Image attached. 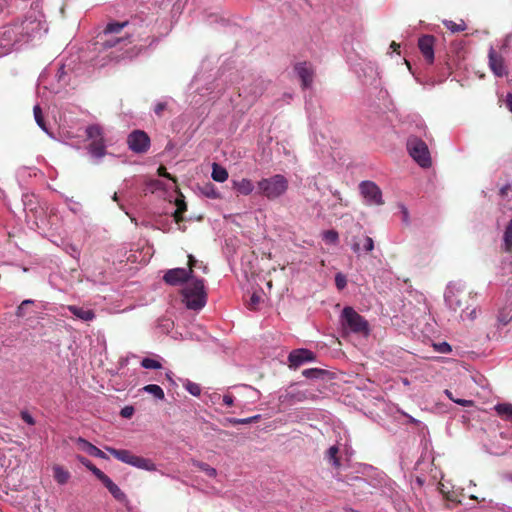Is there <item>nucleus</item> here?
I'll return each instance as SVG.
<instances>
[{"mask_svg":"<svg viewBox=\"0 0 512 512\" xmlns=\"http://www.w3.org/2000/svg\"><path fill=\"white\" fill-rule=\"evenodd\" d=\"M181 295L183 302L188 309L200 310L207 302V293L205 291L204 280L192 278L190 282L182 289Z\"/></svg>","mask_w":512,"mask_h":512,"instance_id":"1","label":"nucleus"},{"mask_svg":"<svg viewBox=\"0 0 512 512\" xmlns=\"http://www.w3.org/2000/svg\"><path fill=\"white\" fill-rule=\"evenodd\" d=\"M288 187L289 182L282 174L262 178L257 182L258 193L271 201L283 196L288 190Z\"/></svg>","mask_w":512,"mask_h":512,"instance_id":"2","label":"nucleus"},{"mask_svg":"<svg viewBox=\"0 0 512 512\" xmlns=\"http://www.w3.org/2000/svg\"><path fill=\"white\" fill-rule=\"evenodd\" d=\"M128 21L108 23L100 35L101 45L104 48H113L118 45L124 46L131 43L127 36H119Z\"/></svg>","mask_w":512,"mask_h":512,"instance_id":"3","label":"nucleus"},{"mask_svg":"<svg viewBox=\"0 0 512 512\" xmlns=\"http://www.w3.org/2000/svg\"><path fill=\"white\" fill-rule=\"evenodd\" d=\"M106 450L114 456L117 460L134 466L139 469L147 471H155L156 465L147 458L134 455L132 452L126 449H115L112 447H106Z\"/></svg>","mask_w":512,"mask_h":512,"instance_id":"4","label":"nucleus"},{"mask_svg":"<svg viewBox=\"0 0 512 512\" xmlns=\"http://www.w3.org/2000/svg\"><path fill=\"white\" fill-rule=\"evenodd\" d=\"M407 149L410 156L423 168H429L432 160L427 144L418 137H410L407 140Z\"/></svg>","mask_w":512,"mask_h":512,"instance_id":"5","label":"nucleus"},{"mask_svg":"<svg viewBox=\"0 0 512 512\" xmlns=\"http://www.w3.org/2000/svg\"><path fill=\"white\" fill-rule=\"evenodd\" d=\"M341 318L343 326L349 328L352 332L364 335L369 333L368 322L352 307H345L342 310Z\"/></svg>","mask_w":512,"mask_h":512,"instance_id":"6","label":"nucleus"},{"mask_svg":"<svg viewBox=\"0 0 512 512\" xmlns=\"http://www.w3.org/2000/svg\"><path fill=\"white\" fill-rule=\"evenodd\" d=\"M129 149L136 154H144L150 148V137L142 130H134L127 137Z\"/></svg>","mask_w":512,"mask_h":512,"instance_id":"7","label":"nucleus"},{"mask_svg":"<svg viewBox=\"0 0 512 512\" xmlns=\"http://www.w3.org/2000/svg\"><path fill=\"white\" fill-rule=\"evenodd\" d=\"M360 192L370 205H382V192L380 188L372 181H362L359 185Z\"/></svg>","mask_w":512,"mask_h":512,"instance_id":"8","label":"nucleus"},{"mask_svg":"<svg viewBox=\"0 0 512 512\" xmlns=\"http://www.w3.org/2000/svg\"><path fill=\"white\" fill-rule=\"evenodd\" d=\"M193 277L194 275L192 270H186L185 268H174L168 270L164 274L163 280L165 283L171 286H177L188 282Z\"/></svg>","mask_w":512,"mask_h":512,"instance_id":"9","label":"nucleus"},{"mask_svg":"<svg viewBox=\"0 0 512 512\" xmlns=\"http://www.w3.org/2000/svg\"><path fill=\"white\" fill-rule=\"evenodd\" d=\"M315 359V355L308 349H296L290 352L288 356L289 367L290 368H298L305 362L313 361Z\"/></svg>","mask_w":512,"mask_h":512,"instance_id":"10","label":"nucleus"},{"mask_svg":"<svg viewBox=\"0 0 512 512\" xmlns=\"http://www.w3.org/2000/svg\"><path fill=\"white\" fill-rule=\"evenodd\" d=\"M434 43L435 37L432 35H423L418 40V47L428 64L434 62Z\"/></svg>","mask_w":512,"mask_h":512,"instance_id":"11","label":"nucleus"},{"mask_svg":"<svg viewBox=\"0 0 512 512\" xmlns=\"http://www.w3.org/2000/svg\"><path fill=\"white\" fill-rule=\"evenodd\" d=\"M295 71L301 79L302 87L305 89L309 88L312 85L314 78V70L312 65L306 61L299 62L295 65Z\"/></svg>","mask_w":512,"mask_h":512,"instance_id":"12","label":"nucleus"},{"mask_svg":"<svg viewBox=\"0 0 512 512\" xmlns=\"http://www.w3.org/2000/svg\"><path fill=\"white\" fill-rule=\"evenodd\" d=\"M488 57L489 67L491 68L493 73L498 77L504 76L506 74V68L504 65L503 57L492 48L489 51Z\"/></svg>","mask_w":512,"mask_h":512,"instance_id":"13","label":"nucleus"},{"mask_svg":"<svg viewBox=\"0 0 512 512\" xmlns=\"http://www.w3.org/2000/svg\"><path fill=\"white\" fill-rule=\"evenodd\" d=\"M76 444L80 450L88 453L91 456L101 458V459H107L106 454L102 450H100L99 448H97L96 446H94L93 444H91L90 442L85 440L84 438H81V437L77 438Z\"/></svg>","mask_w":512,"mask_h":512,"instance_id":"14","label":"nucleus"},{"mask_svg":"<svg viewBox=\"0 0 512 512\" xmlns=\"http://www.w3.org/2000/svg\"><path fill=\"white\" fill-rule=\"evenodd\" d=\"M233 189L241 195L248 196L250 195L254 190V184L252 180L248 178H242L240 180H233L232 181Z\"/></svg>","mask_w":512,"mask_h":512,"instance_id":"15","label":"nucleus"},{"mask_svg":"<svg viewBox=\"0 0 512 512\" xmlns=\"http://www.w3.org/2000/svg\"><path fill=\"white\" fill-rule=\"evenodd\" d=\"M467 295L463 291H450L449 294L446 295V300L451 308L454 310H464L462 298L466 299Z\"/></svg>","mask_w":512,"mask_h":512,"instance_id":"16","label":"nucleus"},{"mask_svg":"<svg viewBox=\"0 0 512 512\" xmlns=\"http://www.w3.org/2000/svg\"><path fill=\"white\" fill-rule=\"evenodd\" d=\"M100 481L116 500L122 502L126 499L125 493L107 475L102 477Z\"/></svg>","mask_w":512,"mask_h":512,"instance_id":"17","label":"nucleus"},{"mask_svg":"<svg viewBox=\"0 0 512 512\" xmlns=\"http://www.w3.org/2000/svg\"><path fill=\"white\" fill-rule=\"evenodd\" d=\"M68 310L77 318L83 321H92L95 318V313L91 309H83L75 305H69Z\"/></svg>","mask_w":512,"mask_h":512,"instance_id":"18","label":"nucleus"},{"mask_svg":"<svg viewBox=\"0 0 512 512\" xmlns=\"http://www.w3.org/2000/svg\"><path fill=\"white\" fill-rule=\"evenodd\" d=\"M52 469H53V477L58 484L64 485L69 481L71 474L64 467L56 464L53 466Z\"/></svg>","mask_w":512,"mask_h":512,"instance_id":"19","label":"nucleus"},{"mask_svg":"<svg viewBox=\"0 0 512 512\" xmlns=\"http://www.w3.org/2000/svg\"><path fill=\"white\" fill-rule=\"evenodd\" d=\"M496 413L503 420L512 423V404L511 403H500L494 407Z\"/></svg>","mask_w":512,"mask_h":512,"instance_id":"20","label":"nucleus"},{"mask_svg":"<svg viewBox=\"0 0 512 512\" xmlns=\"http://www.w3.org/2000/svg\"><path fill=\"white\" fill-rule=\"evenodd\" d=\"M175 205L177 208L173 213V218L176 223H180L184 220L183 213L187 211V204L182 194L176 199Z\"/></svg>","mask_w":512,"mask_h":512,"instance_id":"21","label":"nucleus"},{"mask_svg":"<svg viewBox=\"0 0 512 512\" xmlns=\"http://www.w3.org/2000/svg\"><path fill=\"white\" fill-rule=\"evenodd\" d=\"M90 153L97 158L103 157L106 153V147L103 140L92 141L89 145Z\"/></svg>","mask_w":512,"mask_h":512,"instance_id":"22","label":"nucleus"},{"mask_svg":"<svg viewBox=\"0 0 512 512\" xmlns=\"http://www.w3.org/2000/svg\"><path fill=\"white\" fill-rule=\"evenodd\" d=\"M228 176V172L224 167L220 166L217 163L213 164L211 177L214 181L224 182L228 179Z\"/></svg>","mask_w":512,"mask_h":512,"instance_id":"23","label":"nucleus"},{"mask_svg":"<svg viewBox=\"0 0 512 512\" xmlns=\"http://www.w3.org/2000/svg\"><path fill=\"white\" fill-rule=\"evenodd\" d=\"M78 460L82 465H84L88 470H90L98 480H101L106 474L102 472L99 468H97L89 459L78 456Z\"/></svg>","mask_w":512,"mask_h":512,"instance_id":"24","label":"nucleus"},{"mask_svg":"<svg viewBox=\"0 0 512 512\" xmlns=\"http://www.w3.org/2000/svg\"><path fill=\"white\" fill-rule=\"evenodd\" d=\"M87 138L92 141L103 140L102 128L99 125H90L86 129Z\"/></svg>","mask_w":512,"mask_h":512,"instance_id":"25","label":"nucleus"},{"mask_svg":"<svg viewBox=\"0 0 512 512\" xmlns=\"http://www.w3.org/2000/svg\"><path fill=\"white\" fill-rule=\"evenodd\" d=\"M143 391L152 394L156 399L163 400L165 394L163 389L156 384H148L142 388Z\"/></svg>","mask_w":512,"mask_h":512,"instance_id":"26","label":"nucleus"},{"mask_svg":"<svg viewBox=\"0 0 512 512\" xmlns=\"http://www.w3.org/2000/svg\"><path fill=\"white\" fill-rule=\"evenodd\" d=\"M339 453V448L335 445L331 446L327 451V459L332 463L335 468H339L341 466V462L339 457L337 456Z\"/></svg>","mask_w":512,"mask_h":512,"instance_id":"27","label":"nucleus"},{"mask_svg":"<svg viewBox=\"0 0 512 512\" xmlns=\"http://www.w3.org/2000/svg\"><path fill=\"white\" fill-rule=\"evenodd\" d=\"M504 249L506 252L512 251V219L509 221L504 232Z\"/></svg>","mask_w":512,"mask_h":512,"instance_id":"28","label":"nucleus"},{"mask_svg":"<svg viewBox=\"0 0 512 512\" xmlns=\"http://www.w3.org/2000/svg\"><path fill=\"white\" fill-rule=\"evenodd\" d=\"M34 118L38 126L45 132H48L46 123L43 117L42 109L39 105H35L33 108Z\"/></svg>","mask_w":512,"mask_h":512,"instance_id":"29","label":"nucleus"},{"mask_svg":"<svg viewBox=\"0 0 512 512\" xmlns=\"http://www.w3.org/2000/svg\"><path fill=\"white\" fill-rule=\"evenodd\" d=\"M194 465L200 469L201 471H203L207 476L209 477H216L217 475V471L215 468L211 467L209 464L205 463V462H195Z\"/></svg>","mask_w":512,"mask_h":512,"instance_id":"30","label":"nucleus"},{"mask_svg":"<svg viewBox=\"0 0 512 512\" xmlns=\"http://www.w3.org/2000/svg\"><path fill=\"white\" fill-rule=\"evenodd\" d=\"M444 25L453 33L462 32L466 29V24L464 23V21H461L460 23H455L453 21H444Z\"/></svg>","mask_w":512,"mask_h":512,"instance_id":"31","label":"nucleus"},{"mask_svg":"<svg viewBox=\"0 0 512 512\" xmlns=\"http://www.w3.org/2000/svg\"><path fill=\"white\" fill-rule=\"evenodd\" d=\"M141 366L145 369H161L162 368V364L158 360H155L152 358H144L141 361Z\"/></svg>","mask_w":512,"mask_h":512,"instance_id":"32","label":"nucleus"},{"mask_svg":"<svg viewBox=\"0 0 512 512\" xmlns=\"http://www.w3.org/2000/svg\"><path fill=\"white\" fill-rule=\"evenodd\" d=\"M338 239L339 235L335 230H327L323 233V240L328 243L336 244Z\"/></svg>","mask_w":512,"mask_h":512,"instance_id":"33","label":"nucleus"},{"mask_svg":"<svg viewBox=\"0 0 512 512\" xmlns=\"http://www.w3.org/2000/svg\"><path fill=\"white\" fill-rule=\"evenodd\" d=\"M184 387L193 396H199L201 394V387L197 383L187 380Z\"/></svg>","mask_w":512,"mask_h":512,"instance_id":"34","label":"nucleus"},{"mask_svg":"<svg viewBox=\"0 0 512 512\" xmlns=\"http://www.w3.org/2000/svg\"><path fill=\"white\" fill-rule=\"evenodd\" d=\"M324 371L318 368H310L302 371V375L306 378H319Z\"/></svg>","mask_w":512,"mask_h":512,"instance_id":"35","label":"nucleus"},{"mask_svg":"<svg viewBox=\"0 0 512 512\" xmlns=\"http://www.w3.org/2000/svg\"><path fill=\"white\" fill-rule=\"evenodd\" d=\"M335 285L338 290H343L347 285V278L342 273H337L335 275Z\"/></svg>","mask_w":512,"mask_h":512,"instance_id":"36","label":"nucleus"},{"mask_svg":"<svg viewBox=\"0 0 512 512\" xmlns=\"http://www.w3.org/2000/svg\"><path fill=\"white\" fill-rule=\"evenodd\" d=\"M445 394L448 396V398L450 400H452L453 402H455V403H457V404H459L461 406L468 407V406H471L473 404V401H471V400L455 399V398H453L452 393L449 390H445Z\"/></svg>","mask_w":512,"mask_h":512,"instance_id":"37","label":"nucleus"},{"mask_svg":"<svg viewBox=\"0 0 512 512\" xmlns=\"http://www.w3.org/2000/svg\"><path fill=\"white\" fill-rule=\"evenodd\" d=\"M31 304H33L32 300H24V301H22V303L17 308L16 315L18 317H23L25 315V307L28 306V305H31Z\"/></svg>","mask_w":512,"mask_h":512,"instance_id":"38","label":"nucleus"},{"mask_svg":"<svg viewBox=\"0 0 512 512\" xmlns=\"http://www.w3.org/2000/svg\"><path fill=\"white\" fill-rule=\"evenodd\" d=\"M167 102H158L154 107V113L158 117H162L163 112L167 109Z\"/></svg>","mask_w":512,"mask_h":512,"instance_id":"39","label":"nucleus"},{"mask_svg":"<svg viewBox=\"0 0 512 512\" xmlns=\"http://www.w3.org/2000/svg\"><path fill=\"white\" fill-rule=\"evenodd\" d=\"M363 249L366 252H371L374 249V241L371 237L366 236L364 238Z\"/></svg>","mask_w":512,"mask_h":512,"instance_id":"40","label":"nucleus"},{"mask_svg":"<svg viewBox=\"0 0 512 512\" xmlns=\"http://www.w3.org/2000/svg\"><path fill=\"white\" fill-rule=\"evenodd\" d=\"M261 301V297L257 294H253L250 298V301L248 303V307L250 309H255L256 306L259 304V302Z\"/></svg>","mask_w":512,"mask_h":512,"instance_id":"41","label":"nucleus"},{"mask_svg":"<svg viewBox=\"0 0 512 512\" xmlns=\"http://www.w3.org/2000/svg\"><path fill=\"white\" fill-rule=\"evenodd\" d=\"M158 175L162 176V177H165L167 179H170L173 182H176V179L170 173L167 172V170H166V168L164 166H160L158 168Z\"/></svg>","mask_w":512,"mask_h":512,"instance_id":"42","label":"nucleus"},{"mask_svg":"<svg viewBox=\"0 0 512 512\" xmlns=\"http://www.w3.org/2000/svg\"><path fill=\"white\" fill-rule=\"evenodd\" d=\"M21 418L24 422H26L27 424L29 425H34L35 424V420L34 418L26 411H22L21 412Z\"/></svg>","mask_w":512,"mask_h":512,"instance_id":"43","label":"nucleus"},{"mask_svg":"<svg viewBox=\"0 0 512 512\" xmlns=\"http://www.w3.org/2000/svg\"><path fill=\"white\" fill-rule=\"evenodd\" d=\"M133 412V407L126 406L121 410V416H123L124 418H130L133 415Z\"/></svg>","mask_w":512,"mask_h":512,"instance_id":"44","label":"nucleus"},{"mask_svg":"<svg viewBox=\"0 0 512 512\" xmlns=\"http://www.w3.org/2000/svg\"><path fill=\"white\" fill-rule=\"evenodd\" d=\"M198 264V261L195 259V257L193 255H188V269L187 270H192L194 269V267H196Z\"/></svg>","mask_w":512,"mask_h":512,"instance_id":"45","label":"nucleus"},{"mask_svg":"<svg viewBox=\"0 0 512 512\" xmlns=\"http://www.w3.org/2000/svg\"><path fill=\"white\" fill-rule=\"evenodd\" d=\"M227 423H230L232 425H238V424H247L246 418L238 419V418H227Z\"/></svg>","mask_w":512,"mask_h":512,"instance_id":"46","label":"nucleus"},{"mask_svg":"<svg viewBox=\"0 0 512 512\" xmlns=\"http://www.w3.org/2000/svg\"><path fill=\"white\" fill-rule=\"evenodd\" d=\"M223 403L226 405V406H232L234 404V397L233 395L231 394H225L223 396Z\"/></svg>","mask_w":512,"mask_h":512,"instance_id":"47","label":"nucleus"},{"mask_svg":"<svg viewBox=\"0 0 512 512\" xmlns=\"http://www.w3.org/2000/svg\"><path fill=\"white\" fill-rule=\"evenodd\" d=\"M438 351L441 353H448L451 351V347L448 343L443 342V343L439 344Z\"/></svg>","mask_w":512,"mask_h":512,"instance_id":"48","label":"nucleus"},{"mask_svg":"<svg viewBox=\"0 0 512 512\" xmlns=\"http://www.w3.org/2000/svg\"><path fill=\"white\" fill-rule=\"evenodd\" d=\"M293 398H295L297 401H304L307 399V396L304 392H297L296 394L292 395Z\"/></svg>","mask_w":512,"mask_h":512,"instance_id":"49","label":"nucleus"},{"mask_svg":"<svg viewBox=\"0 0 512 512\" xmlns=\"http://www.w3.org/2000/svg\"><path fill=\"white\" fill-rule=\"evenodd\" d=\"M510 189H511L510 185H509V184H507V185L503 186V187L500 189L499 193H500V195H501L502 197H505V196L508 194V192H509V190H510Z\"/></svg>","mask_w":512,"mask_h":512,"instance_id":"50","label":"nucleus"},{"mask_svg":"<svg viewBox=\"0 0 512 512\" xmlns=\"http://www.w3.org/2000/svg\"><path fill=\"white\" fill-rule=\"evenodd\" d=\"M260 417H261L260 415H255V416L246 418L247 424L257 422L260 419Z\"/></svg>","mask_w":512,"mask_h":512,"instance_id":"51","label":"nucleus"},{"mask_svg":"<svg viewBox=\"0 0 512 512\" xmlns=\"http://www.w3.org/2000/svg\"><path fill=\"white\" fill-rule=\"evenodd\" d=\"M506 104L508 109L512 112V94H508Z\"/></svg>","mask_w":512,"mask_h":512,"instance_id":"52","label":"nucleus"},{"mask_svg":"<svg viewBox=\"0 0 512 512\" xmlns=\"http://www.w3.org/2000/svg\"><path fill=\"white\" fill-rule=\"evenodd\" d=\"M352 250L355 253H359L361 251L360 243L354 242L353 245H352Z\"/></svg>","mask_w":512,"mask_h":512,"instance_id":"53","label":"nucleus"},{"mask_svg":"<svg viewBox=\"0 0 512 512\" xmlns=\"http://www.w3.org/2000/svg\"><path fill=\"white\" fill-rule=\"evenodd\" d=\"M402 213H403V220H404V221H407V220H408V215H409V213H408L407 208H406V207H404V206H402Z\"/></svg>","mask_w":512,"mask_h":512,"instance_id":"54","label":"nucleus"},{"mask_svg":"<svg viewBox=\"0 0 512 512\" xmlns=\"http://www.w3.org/2000/svg\"><path fill=\"white\" fill-rule=\"evenodd\" d=\"M391 48L393 49V51H397L400 48V45L393 41L391 43Z\"/></svg>","mask_w":512,"mask_h":512,"instance_id":"55","label":"nucleus"},{"mask_svg":"<svg viewBox=\"0 0 512 512\" xmlns=\"http://www.w3.org/2000/svg\"><path fill=\"white\" fill-rule=\"evenodd\" d=\"M71 252L74 253V257H78L80 254L79 250H77L75 247H72Z\"/></svg>","mask_w":512,"mask_h":512,"instance_id":"56","label":"nucleus"},{"mask_svg":"<svg viewBox=\"0 0 512 512\" xmlns=\"http://www.w3.org/2000/svg\"><path fill=\"white\" fill-rule=\"evenodd\" d=\"M500 321L503 325H506L508 323V320L505 319V317L500 318Z\"/></svg>","mask_w":512,"mask_h":512,"instance_id":"57","label":"nucleus"},{"mask_svg":"<svg viewBox=\"0 0 512 512\" xmlns=\"http://www.w3.org/2000/svg\"><path fill=\"white\" fill-rule=\"evenodd\" d=\"M203 271H204V273H207V271H208L207 266H205V265L203 266Z\"/></svg>","mask_w":512,"mask_h":512,"instance_id":"58","label":"nucleus"},{"mask_svg":"<svg viewBox=\"0 0 512 512\" xmlns=\"http://www.w3.org/2000/svg\"><path fill=\"white\" fill-rule=\"evenodd\" d=\"M113 200H117V194L115 193L114 196H113Z\"/></svg>","mask_w":512,"mask_h":512,"instance_id":"59","label":"nucleus"}]
</instances>
